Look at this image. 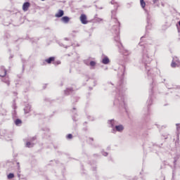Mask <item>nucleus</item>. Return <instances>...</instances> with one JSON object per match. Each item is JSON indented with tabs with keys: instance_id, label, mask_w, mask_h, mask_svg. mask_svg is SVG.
<instances>
[{
	"instance_id": "obj_1",
	"label": "nucleus",
	"mask_w": 180,
	"mask_h": 180,
	"mask_svg": "<svg viewBox=\"0 0 180 180\" xmlns=\"http://www.w3.org/2000/svg\"><path fill=\"white\" fill-rule=\"evenodd\" d=\"M143 61L145 63V67L147 70V64H148V63H151V58L148 56V54H145L143 55ZM148 71H150V69H148Z\"/></svg>"
},
{
	"instance_id": "obj_2",
	"label": "nucleus",
	"mask_w": 180,
	"mask_h": 180,
	"mask_svg": "<svg viewBox=\"0 0 180 180\" xmlns=\"http://www.w3.org/2000/svg\"><path fill=\"white\" fill-rule=\"evenodd\" d=\"M80 21L82 22V25H86L88 23V18L86 17V15L82 14L80 15Z\"/></svg>"
},
{
	"instance_id": "obj_3",
	"label": "nucleus",
	"mask_w": 180,
	"mask_h": 180,
	"mask_svg": "<svg viewBox=\"0 0 180 180\" xmlns=\"http://www.w3.org/2000/svg\"><path fill=\"white\" fill-rule=\"evenodd\" d=\"M124 130V127L122 124H119L115 127L114 131H118L119 133H122Z\"/></svg>"
},
{
	"instance_id": "obj_4",
	"label": "nucleus",
	"mask_w": 180,
	"mask_h": 180,
	"mask_svg": "<svg viewBox=\"0 0 180 180\" xmlns=\"http://www.w3.org/2000/svg\"><path fill=\"white\" fill-rule=\"evenodd\" d=\"M29 8H30V3L25 2L23 4L22 11H24V12H27V11H29Z\"/></svg>"
},
{
	"instance_id": "obj_5",
	"label": "nucleus",
	"mask_w": 180,
	"mask_h": 180,
	"mask_svg": "<svg viewBox=\"0 0 180 180\" xmlns=\"http://www.w3.org/2000/svg\"><path fill=\"white\" fill-rule=\"evenodd\" d=\"M120 38H119V36L115 37V41L117 43V46L120 51L123 50V45L120 42Z\"/></svg>"
},
{
	"instance_id": "obj_6",
	"label": "nucleus",
	"mask_w": 180,
	"mask_h": 180,
	"mask_svg": "<svg viewBox=\"0 0 180 180\" xmlns=\"http://www.w3.org/2000/svg\"><path fill=\"white\" fill-rule=\"evenodd\" d=\"M55 57H50L45 60V63H46V64H51L52 63H53V61H55Z\"/></svg>"
},
{
	"instance_id": "obj_7",
	"label": "nucleus",
	"mask_w": 180,
	"mask_h": 180,
	"mask_svg": "<svg viewBox=\"0 0 180 180\" xmlns=\"http://www.w3.org/2000/svg\"><path fill=\"white\" fill-rule=\"evenodd\" d=\"M56 18H61L64 16V11L59 10L58 12L55 15Z\"/></svg>"
},
{
	"instance_id": "obj_8",
	"label": "nucleus",
	"mask_w": 180,
	"mask_h": 180,
	"mask_svg": "<svg viewBox=\"0 0 180 180\" xmlns=\"http://www.w3.org/2000/svg\"><path fill=\"white\" fill-rule=\"evenodd\" d=\"M61 20L64 23H68V22H70V18L68 16H64L61 18Z\"/></svg>"
},
{
	"instance_id": "obj_9",
	"label": "nucleus",
	"mask_w": 180,
	"mask_h": 180,
	"mask_svg": "<svg viewBox=\"0 0 180 180\" xmlns=\"http://www.w3.org/2000/svg\"><path fill=\"white\" fill-rule=\"evenodd\" d=\"M102 63L103 64H109V58L105 57L104 58H103Z\"/></svg>"
},
{
	"instance_id": "obj_10",
	"label": "nucleus",
	"mask_w": 180,
	"mask_h": 180,
	"mask_svg": "<svg viewBox=\"0 0 180 180\" xmlns=\"http://www.w3.org/2000/svg\"><path fill=\"white\" fill-rule=\"evenodd\" d=\"M141 2V6L144 9L146 8V2H144V0H140Z\"/></svg>"
},
{
	"instance_id": "obj_11",
	"label": "nucleus",
	"mask_w": 180,
	"mask_h": 180,
	"mask_svg": "<svg viewBox=\"0 0 180 180\" xmlns=\"http://www.w3.org/2000/svg\"><path fill=\"white\" fill-rule=\"evenodd\" d=\"M15 124L18 126L19 124H22V120H20V119H17L15 122Z\"/></svg>"
},
{
	"instance_id": "obj_12",
	"label": "nucleus",
	"mask_w": 180,
	"mask_h": 180,
	"mask_svg": "<svg viewBox=\"0 0 180 180\" xmlns=\"http://www.w3.org/2000/svg\"><path fill=\"white\" fill-rule=\"evenodd\" d=\"M12 178H15V174H13V173H10L8 175V179H12Z\"/></svg>"
},
{
	"instance_id": "obj_13",
	"label": "nucleus",
	"mask_w": 180,
	"mask_h": 180,
	"mask_svg": "<svg viewBox=\"0 0 180 180\" xmlns=\"http://www.w3.org/2000/svg\"><path fill=\"white\" fill-rule=\"evenodd\" d=\"M114 22H115L116 23V26H120V22H119V21H117V18H114Z\"/></svg>"
},
{
	"instance_id": "obj_14",
	"label": "nucleus",
	"mask_w": 180,
	"mask_h": 180,
	"mask_svg": "<svg viewBox=\"0 0 180 180\" xmlns=\"http://www.w3.org/2000/svg\"><path fill=\"white\" fill-rule=\"evenodd\" d=\"M26 146L28 148L33 147V144H32L30 142H27Z\"/></svg>"
},
{
	"instance_id": "obj_15",
	"label": "nucleus",
	"mask_w": 180,
	"mask_h": 180,
	"mask_svg": "<svg viewBox=\"0 0 180 180\" xmlns=\"http://www.w3.org/2000/svg\"><path fill=\"white\" fill-rule=\"evenodd\" d=\"M90 65L91 67H95V65H96V63H95V61H91L90 62Z\"/></svg>"
},
{
	"instance_id": "obj_16",
	"label": "nucleus",
	"mask_w": 180,
	"mask_h": 180,
	"mask_svg": "<svg viewBox=\"0 0 180 180\" xmlns=\"http://www.w3.org/2000/svg\"><path fill=\"white\" fill-rule=\"evenodd\" d=\"M171 67H172V68H175V67H176V63L172 61L171 64Z\"/></svg>"
},
{
	"instance_id": "obj_17",
	"label": "nucleus",
	"mask_w": 180,
	"mask_h": 180,
	"mask_svg": "<svg viewBox=\"0 0 180 180\" xmlns=\"http://www.w3.org/2000/svg\"><path fill=\"white\" fill-rule=\"evenodd\" d=\"M67 139H72V134H68Z\"/></svg>"
},
{
	"instance_id": "obj_18",
	"label": "nucleus",
	"mask_w": 180,
	"mask_h": 180,
	"mask_svg": "<svg viewBox=\"0 0 180 180\" xmlns=\"http://www.w3.org/2000/svg\"><path fill=\"white\" fill-rule=\"evenodd\" d=\"M6 70H4V73L1 75V77H6Z\"/></svg>"
},
{
	"instance_id": "obj_19",
	"label": "nucleus",
	"mask_w": 180,
	"mask_h": 180,
	"mask_svg": "<svg viewBox=\"0 0 180 180\" xmlns=\"http://www.w3.org/2000/svg\"><path fill=\"white\" fill-rule=\"evenodd\" d=\"M176 129H177V130H180V126H179V124H176Z\"/></svg>"
},
{
	"instance_id": "obj_20",
	"label": "nucleus",
	"mask_w": 180,
	"mask_h": 180,
	"mask_svg": "<svg viewBox=\"0 0 180 180\" xmlns=\"http://www.w3.org/2000/svg\"><path fill=\"white\" fill-rule=\"evenodd\" d=\"M153 4H157L158 2V0H153Z\"/></svg>"
},
{
	"instance_id": "obj_21",
	"label": "nucleus",
	"mask_w": 180,
	"mask_h": 180,
	"mask_svg": "<svg viewBox=\"0 0 180 180\" xmlns=\"http://www.w3.org/2000/svg\"><path fill=\"white\" fill-rule=\"evenodd\" d=\"M60 63H61L60 61H58V62L55 63V64H60Z\"/></svg>"
},
{
	"instance_id": "obj_22",
	"label": "nucleus",
	"mask_w": 180,
	"mask_h": 180,
	"mask_svg": "<svg viewBox=\"0 0 180 180\" xmlns=\"http://www.w3.org/2000/svg\"><path fill=\"white\" fill-rule=\"evenodd\" d=\"M115 6H116V8H117L118 5L117 4H114Z\"/></svg>"
},
{
	"instance_id": "obj_23",
	"label": "nucleus",
	"mask_w": 180,
	"mask_h": 180,
	"mask_svg": "<svg viewBox=\"0 0 180 180\" xmlns=\"http://www.w3.org/2000/svg\"><path fill=\"white\" fill-rule=\"evenodd\" d=\"M103 155H108V153H104V154H103Z\"/></svg>"
},
{
	"instance_id": "obj_24",
	"label": "nucleus",
	"mask_w": 180,
	"mask_h": 180,
	"mask_svg": "<svg viewBox=\"0 0 180 180\" xmlns=\"http://www.w3.org/2000/svg\"><path fill=\"white\" fill-rule=\"evenodd\" d=\"M8 85H9V82H7Z\"/></svg>"
},
{
	"instance_id": "obj_25",
	"label": "nucleus",
	"mask_w": 180,
	"mask_h": 180,
	"mask_svg": "<svg viewBox=\"0 0 180 180\" xmlns=\"http://www.w3.org/2000/svg\"><path fill=\"white\" fill-rule=\"evenodd\" d=\"M175 162H176V160H174V164H175Z\"/></svg>"
},
{
	"instance_id": "obj_26",
	"label": "nucleus",
	"mask_w": 180,
	"mask_h": 180,
	"mask_svg": "<svg viewBox=\"0 0 180 180\" xmlns=\"http://www.w3.org/2000/svg\"><path fill=\"white\" fill-rule=\"evenodd\" d=\"M41 1H45V0H41Z\"/></svg>"
}]
</instances>
